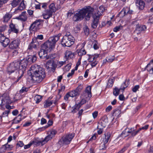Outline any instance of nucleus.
<instances>
[{
    "mask_svg": "<svg viewBox=\"0 0 153 153\" xmlns=\"http://www.w3.org/2000/svg\"><path fill=\"white\" fill-rule=\"evenodd\" d=\"M12 17V15L9 13H6L3 17V22H7Z\"/></svg>",
    "mask_w": 153,
    "mask_h": 153,
    "instance_id": "nucleus-28",
    "label": "nucleus"
},
{
    "mask_svg": "<svg viewBox=\"0 0 153 153\" xmlns=\"http://www.w3.org/2000/svg\"><path fill=\"white\" fill-rule=\"evenodd\" d=\"M75 11L74 9H71L67 13L68 17L71 16L74 13Z\"/></svg>",
    "mask_w": 153,
    "mask_h": 153,
    "instance_id": "nucleus-51",
    "label": "nucleus"
},
{
    "mask_svg": "<svg viewBox=\"0 0 153 153\" xmlns=\"http://www.w3.org/2000/svg\"><path fill=\"white\" fill-rule=\"evenodd\" d=\"M105 138L103 140V142L105 143H107L111 135L110 133L108 132L106 134H105Z\"/></svg>",
    "mask_w": 153,
    "mask_h": 153,
    "instance_id": "nucleus-32",
    "label": "nucleus"
},
{
    "mask_svg": "<svg viewBox=\"0 0 153 153\" xmlns=\"http://www.w3.org/2000/svg\"><path fill=\"white\" fill-rule=\"evenodd\" d=\"M78 54L79 56H82L86 54V52L84 48H81L78 52Z\"/></svg>",
    "mask_w": 153,
    "mask_h": 153,
    "instance_id": "nucleus-39",
    "label": "nucleus"
},
{
    "mask_svg": "<svg viewBox=\"0 0 153 153\" xmlns=\"http://www.w3.org/2000/svg\"><path fill=\"white\" fill-rule=\"evenodd\" d=\"M136 6L139 9L143 10L145 7V4L142 0H136L135 2Z\"/></svg>",
    "mask_w": 153,
    "mask_h": 153,
    "instance_id": "nucleus-21",
    "label": "nucleus"
},
{
    "mask_svg": "<svg viewBox=\"0 0 153 153\" xmlns=\"http://www.w3.org/2000/svg\"><path fill=\"white\" fill-rule=\"evenodd\" d=\"M49 8L48 10L52 13H55L56 10V9L55 7V4L53 3H51L49 5Z\"/></svg>",
    "mask_w": 153,
    "mask_h": 153,
    "instance_id": "nucleus-31",
    "label": "nucleus"
},
{
    "mask_svg": "<svg viewBox=\"0 0 153 153\" xmlns=\"http://www.w3.org/2000/svg\"><path fill=\"white\" fill-rule=\"evenodd\" d=\"M114 79H109L108 81L106 87L109 88L112 87L114 83Z\"/></svg>",
    "mask_w": 153,
    "mask_h": 153,
    "instance_id": "nucleus-34",
    "label": "nucleus"
},
{
    "mask_svg": "<svg viewBox=\"0 0 153 153\" xmlns=\"http://www.w3.org/2000/svg\"><path fill=\"white\" fill-rule=\"evenodd\" d=\"M84 33L86 36H88L89 33V30L88 27L87 26H85L83 28Z\"/></svg>",
    "mask_w": 153,
    "mask_h": 153,
    "instance_id": "nucleus-41",
    "label": "nucleus"
},
{
    "mask_svg": "<svg viewBox=\"0 0 153 153\" xmlns=\"http://www.w3.org/2000/svg\"><path fill=\"white\" fill-rule=\"evenodd\" d=\"M19 44V40L17 39L12 41L10 44L9 47L12 49H16L18 47Z\"/></svg>",
    "mask_w": 153,
    "mask_h": 153,
    "instance_id": "nucleus-16",
    "label": "nucleus"
},
{
    "mask_svg": "<svg viewBox=\"0 0 153 153\" xmlns=\"http://www.w3.org/2000/svg\"><path fill=\"white\" fill-rule=\"evenodd\" d=\"M10 42V40L7 38L4 41L1 42V43L4 47H6L9 44Z\"/></svg>",
    "mask_w": 153,
    "mask_h": 153,
    "instance_id": "nucleus-35",
    "label": "nucleus"
},
{
    "mask_svg": "<svg viewBox=\"0 0 153 153\" xmlns=\"http://www.w3.org/2000/svg\"><path fill=\"white\" fill-rule=\"evenodd\" d=\"M34 100L36 103H38L42 100V97L39 95H36L34 97Z\"/></svg>",
    "mask_w": 153,
    "mask_h": 153,
    "instance_id": "nucleus-37",
    "label": "nucleus"
},
{
    "mask_svg": "<svg viewBox=\"0 0 153 153\" xmlns=\"http://www.w3.org/2000/svg\"><path fill=\"white\" fill-rule=\"evenodd\" d=\"M46 67L50 71L54 72L56 67V64L51 60H49L46 63Z\"/></svg>",
    "mask_w": 153,
    "mask_h": 153,
    "instance_id": "nucleus-11",
    "label": "nucleus"
},
{
    "mask_svg": "<svg viewBox=\"0 0 153 153\" xmlns=\"http://www.w3.org/2000/svg\"><path fill=\"white\" fill-rule=\"evenodd\" d=\"M56 133V131L55 130H53L50 132L48 135L50 137H51V138H52V137L55 135Z\"/></svg>",
    "mask_w": 153,
    "mask_h": 153,
    "instance_id": "nucleus-49",
    "label": "nucleus"
},
{
    "mask_svg": "<svg viewBox=\"0 0 153 153\" xmlns=\"http://www.w3.org/2000/svg\"><path fill=\"white\" fill-rule=\"evenodd\" d=\"M105 8L104 6H100L99 7V10H97L93 14H95L96 15L100 14V16L102 15V13L105 10Z\"/></svg>",
    "mask_w": 153,
    "mask_h": 153,
    "instance_id": "nucleus-29",
    "label": "nucleus"
},
{
    "mask_svg": "<svg viewBox=\"0 0 153 153\" xmlns=\"http://www.w3.org/2000/svg\"><path fill=\"white\" fill-rule=\"evenodd\" d=\"M0 97V105L2 107L4 105L10 104L12 102L10 100V97L7 94H4Z\"/></svg>",
    "mask_w": 153,
    "mask_h": 153,
    "instance_id": "nucleus-6",
    "label": "nucleus"
},
{
    "mask_svg": "<svg viewBox=\"0 0 153 153\" xmlns=\"http://www.w3.org/2000/svg\"><path fill=\"white\" fill-rule=\"evenodd\" d=\"M41 20L40 19H38L36 20L33 22L34 24L36 26V28H38L41 25Z\"/></svg>",
    "mask_w": 153,
    "mask_h": 153,
    "instance_id": "nucleus-42",
    "label": "nucleus"
},
{
    "mask_svg": "<svg viewBox=\"0 0 153 153\" xmlns=\"http://www.w3.org/2000/svg\"><path fill=\"white\" fill-rule=\"evenodd\" d=\"M106 143H105L104 142H103V143H101L100 146V149L101 150H104L106 148V146L105 145V144Z\"/></svg>",
    "mask_w": 153,
    "mask_h": 153,
    "instance_id": "nucleus-57",
    "label": "nucleus"
},
{
    "mask_svg": "<svg viewBox=\"0 0 153 153\" xmlns=\"http://www.w3.org/2000/svg\"><path fill=\"white\" fill-rule=\"evenodd\" d=\"M53 101H50L49 100H47L45 102L44 105V107L45 108H47L48 107L50 106L53 103Z\"/></svg>",
    "mask_w": 153,
    "mask_h": 153,
    "instance_id": "nucleus-36",
    "label": "nucleus"
},
{
    "mask_svg": "<svg viewBox=\"0 0 153 153\" xmlns=\"http://www.w3.org/2000/svg\"><path fill=\"white\" fill-rule=\"evenodd\" d=\"M52 138H51V137H50L49 135H48L45 137V139L42 141V143H44V144L45 143H47L48 141L51 139Z\"/></svg>",
    "mask_w": 153,
    "mask_h": 153,
    "instance_id": "nucleus-50",
    "label": "nucleus"
},
{
    "mask_svg": "<svg viewBox=\"0 0 153 153\" xmlns=\"http://www.w3.org/2000/svg\"><path fill=\"white\" fill-rule=\"evenodd\" d=\"M28 90V88L25 87H23L22 89L20 90L19 92L20 93H22L24 92H27Z\"/></svg>",
    "mask_w": 153,
    "mask_h": 153,
    "instance_id": "nucleus-52",
    "label": "nucleus"
},
{
    "mask_svg": "<svg viewBox=\"0 0 153 153\" xmlns=\"http://www.w3.org/2000/svg\"><path fill=\"white\" fill-rule=\"evenodd\" d=\"M41 143V142L38 141H33L32 142H30L29 144L25 145L24 146V148L25 149L28 148L32 145L33 143L35 144V145H37V146L39 145Z\"/></svg>",
    "mask_w": 153,
    "mask_h": 153,
    "instance_id": "nucleus-30",
    "label": "nucleus"
},
{
    "mask_svg": "<svg viewBox=\"0 0 153 153\" xmlns=\"http://www.w3.org/2000/svg\"><path fill=\"white\" fill-rule=\"evenodd\" d=\"M52 13L48 9L45 10L42 14V16L44 19H48L52 16Z\"/></svg>",
    "mask_w": 153,
    "mask_h": 153,
    "instance_id": "nucleus-20",
    "label": "nucleus"
},
{
    "mask_svg": "<svg viewBox=\"0 0 153 153\" xmlns=\"http://www.w3.org/2000/svg\"><path fill=\"white\" fill-rule=\"evenodd\" d=\"M28 79L32 83H39L45 76L44 69L40 66L35 65L32 66L28 71Z\"/></svg>",
    "mask_w": 153,
    "mask_h": 153,
    "instance_id": "nucleus-1",
    "label": "nucleus"
},
{
    "mask_svg": "<svg viewBox=\"0 0 153 153\" xmlns=\"http://www.w3.org/2000/svg\"><path fill=\"white\" fill-rule=\"evenodd\" d=\"M121 113L120 111L119 110H114L113 113V116H115L117 117H119Z\"/></svg>",
    "mask_w": 153,
    "mask_h": 153,
    "instance_id": "nucleus-44",
    "label": "nucleus"
},
{
    "mask_svg": "<svg viewBox=\"0 0 153 153\" xmlns=\"http://www.w3.org/2000/svg\"><path fill=\"white\" fill-rule=\"evenodd\" d=\"M82 100L76 106V107L73 109V110L72 111V112L74 113L76 112V110L78 111L79 108L81 106L86 103L87 101V100L86 98H81Z\"/></svg>",
    "mask_w": 153,
    "mask_h": 153,
    "instance_id": "nucleus-19",
    "label": "nucleus"
},
{
    "mask_svg": "<svg viewBox=\"0 0 153 153\" xmlns=\"http://www.w3.org/2000/svg\"><path fill=\"white\" fill-rule=\"evenodd\" d=\"M43 35H39L37 36L36 38H34L33 39H36V40H37L38 39L42 40V39H43Z\"/></svg>",
    "mask_w": 153,
    "mask_h": 153,
    "instance_id": "nucleus-60",
    "label": "nucleus"
},
{
    "mask_svg": "<svg viewBox=\"0 0 153 153\" xmlns=\"http://www.w3.org/2000/svg\"><path fill=\"white\" fill-rule=\"evenodd\" d=\"M114 56H109L106 58V61L108 62H112L114 59Z\"/></svg>",
    "mask_w": 153,
    "mask_h": 153,
    "instance_id": "nucleus-40",
    "label": "nucleus"
},
{
    "mask_svg": "<svg viewBox=\"0 0 153 153\" xmlns=\"http://www.w3.org/2000/svg\"><path fill=\"white\" fill-rule=\"evenodd\" d=\"M129 146V145H127V146H124L121 150L119 151L117 153H123L125 151L127 150L128 147Z\"/></svg>",
    "mask_w": 153,
    "mask_h": 153,
    "instance_id": "nucleus-46",
    "label": "nucleus"
},
{
    "mask_svg": "<svg viewBox=\"0 0 153 153\" xmlns=\"http://www.w3.org/2000/svg\"><path fill=\"white\" fill-rule=\"evenodd\" d=\"M140 86L139 85H136L132 88V90L133 92H135L138 90Z\"/></svg>",
    "mask_w": 153,
    "mask_h": 153,
    "instance_id": "nucleus-58",
    "label": "nucleus"
},
{
    "mask_svg": "<svg viewBox=\"0 0 153 153\" xmlns=\"http://www.w3.org/2000/svg\"><path fill=\"white\" fill-rule=\"evenodd\" d=\"M74 38L70 32H66L62 39L61 44L64 47H70L74 42Z\"/></svg>",
    "mask_w": 153,
    "mask_h": 153,
    "instance_id": "nucleus-4",
    "label": "nucleus"
},
{
    "mask_svg": "<svg viewBox=\"0 0 153 153\" xmlns=\"http://www.w3.org/2000/svg\"><path fill=\"white\" fill-rule=\"evenodd\" d=\"M91 59L92 57H91L89 59V62H91V63L89 64H88L87 65H90L91 66V68H92L96 66V65L98 63V61L96 60H92Z\"/></svg>",
    "mask_w": 153,
    "mask_h": 153,
    "instance_id": "nucleus-33",
    "label": "nucleus"
},
{
    "mask_svg": "<svg viewBox=\"0 0 153 153\" xmlns=\"http://www.w3.org/2000/svg\"><path fill=\"white\" fill-rule=\"evenodd\" d=\"M125 84L126 82H124L122 85L121 87L119 89L117 87H115L114 88L113 92V94L115 96H117L119 94L120 90H122L123 91L125 88H126L127 86Z\"/></svg>",
    "mask_w": 153,
    "mask_h": 153,
    "instance_id": "nucleus-14",
    "label": "nucleus"
},
{
    "mask_svg": "<svg viewBox=\"0 0 153 153\" xmlns=\"http://www.w3.org/2000/svg\"><path fill=\"white\" fill-rule=\"evenodd\" d=\"M10 112V110H7L4 111V112H3V115L4 116L5 115V116H7L8 114Z\"/></svg>",
    "mask_w": 153,
    "mask_h": 153,
    "instance_id": "nucleus-63",
    "label": "nucleus"
},
{
    "mask_svg": "<svg viewBox=\"0 0 153 153\" xmlns=\"http://www.w3.org/2000/svg\"><path fill=\"white\" fill-rule=\"evenodd\" d=\"M21 0H13L11 3L12 6L13 7H16L19 3Z\"/></svg>",
    "mask_w": 153,
    "mask_h": 153,
    "instance_id": "nucleus-38",
    "label": "nucleus"
},
{
    "mask_svg": "<svg viewBox=\"0 0 153 153\" xmlns=\"http://www.w3.org/2000/svg\"><path fill=\"white\" fill-rule=\"evenodd\" d=\"M10 29L9 30V32L10 33H11V32H13L16 34L19 33V30L16 28L15 25L13 23H11V24H10Z\"/></svg>",
    "mask_w": 153,
    "mask_h": 153,
    "instance_id": "nucleus-23",
    "label": "nucleus"
},
{
    "mask_svg": "<svg viewBox=\"0 0 153 153\" xmlns=\"http://www.w3.org/2000/svg\"><path fill=\"white\" fill-rule=\"evenodd\" d=\"M105 126V125L103 123V122H101V124H100L97 126V128L99 129V130L97 131L98 134H100L102 133V129Z\"/></svg>",
    "mask_w": 153,
    "mask_h": 153,
    "instance_id": "nucleus-26",
    "label": "nucleus"
},
{
    "mask_svg": "<svg viewBox=\"0 0 153 153\" xmlns=\"http://www.w3.org/2000/svg\"><path fill=\"white\" fill-rule=\"evenodd\" d=\"M37 28H36V26L34 24L33 22L31 25L30 28L29 30H34L35 29H36Z\"/></svg>",
    "mask_w": 153,
    "mask_h": 153,
    "instance_id": "nucleus-56",
    "label": "nucleus"
},
{
    "mask_svg": "<svg viewBox=\"0 0 153 153\" xmlns=\"http://www.w3.org/2000/svg\"><path fill=\"white\" fill-rule=\"evenodd\" d=\"M94 9L90 6L85 7L81 10L76 11L73 20L76 22L84 18L86 20H89L93 13Z\"/></svg>",
    "mask_w": 153,
    "mask_h": 153,
    "instance_id": "nucleus-2",
    "label": "nucleus"
},
{
    "mask_svg": "<svg viewBox=\"0 0 153 153\" xmlns=\"http://www.w3.org/2000/svg\"><path fill=\"white\" fill-rule=\"evenodd\" d=\"M146 29V27L145 25H141L138 24L136 25L134 33L135 34L138 35L141 32L144 31Z\"/></svg>",
    "mask_w": 153,
    "mask_h": 153,
    "instance_id": "nucleus-10",
    "label": "nucleus"
},
{
    "mask_svg": "<svg viewBox=\"0 0 153 153\" xmlns=\"http://www.w3.org/2000/svg\"><path fill=\"white\" fill-rule=\"evenodd\" d=\"M3 146L5 147L4 149L5 150H10L11 149V148H12V145H9L5 144Z\"/></svg>",
    "mask_w": 153,
    "mask_h": 153,
    "instance_id": "nucleus-48",
    "label": "nucleus"
},
{
    "mask_svg": "<svg viewBox=\"0 0 153 153\" xmlns=\"http://www.w3.org/2000/svg\"><path fill=\"white\" fill-rule=\"evenodd\" d=\"M91 87L88 86L86 88L85 91H83L81 96V98H86L89 100L91 97Z\"/></svg>",
    "mask_w": 153,
    "mask_h": 153,
    "instance_id": "nucleus-7",
    "label": "nucleus"
},
{
    "mask_svg": "<svg viewBox=\"0 0 153 153\" xmlns=\"http://www.w3.org/2000/svg\"><path fill=\"white\" fill-rule=\"evenodd\" d=\"M47 52L41 47V49L39 51V55L41 59H44L46 58V59H48V58L47 57Z\"/></svg>",
    "mask_w": 153,
    "mask_h": 153,
    "instance_id": "nucleus-18",
    "label": "nucleus"
},
{
    "mask_svg": "<svg viewBox=\"0 0 153 153\" xmlns=\"http://www.w3.org/2000/svg\"><path fill=\"white\" fill-rule=\"evenodd\" d=\"M65 61H61L57 63V65L59 67H61L62 65H63L64 64H65Z\"/></svg>",
    "mask_w": 153,
    "mask_h": 153,
    "instance_id": "nucleus-59",
    "label": "nucleus"
},
{
    "mask_svg": "<svg viewBox=\"0 0 153 153\" xmlns=\"http://www.w3.org/2000/svg\"><path fill=\"white\" fill-rule=\"evenodd\" d=\"M71 93V91L68 93H67L65 96H64V99L65 100H68L69 97H74V96H71V95H70V93Z\"/></svg>",
    "mask_w": 153,
    "mask_h": 153,
    "instance_id": "nucleus-54",
    "label": "nucleus"
},
{
    "mask_svg": "<svg viewBox=\"0 0 153 153\" xmlns=\"http://www.w3.org/2000/svg\"><path fill=\"white\" fill-rule=\"evenodd\" d=\"M41 47L48 52H50L54 47L51 43L48 40L44 43L42 46Z\"/></svg>",
    "mask_w": 153,
    "mask_h": 153,
    "instance_id": "nucleus-8",
    "label": "nucleus"
},
{
    "mask_svg": "<svg viewBox=\"0 0 153 153\" xmlns=\"http://www.w3.org/2000/svg\"><path fill=\"white\" fill-rule=\"evenodd\" d=\"M7 27V26L6 25H3L0 26V34H2L1 33L4 32Z\"/></svg>",
    "mask_w": 153,
    "mask_h": 153,
    "instance_id": "nucleus-45",
    "label": "nucleus"
},
{
    "mask_svg": "<svg viewBox=\"0 0 153 153\" xmlns=\"http://www.w3.org/2000/svg\"><path fill=\"white\" fill-rule=\"evenodd\" d=\"M28 61L27 59H24L20 61H15L11 63L7 69L8 72L12 73L19 68V71L22 70L20 69V67H25V70L27 66Z\"/></svg>",
    "mask_w": 153,
    "mask_h": 153,
    "instance_id": "nucleus-3",
    "label": "nucleus"
},
{
    "mask_svg": "<svg viewBox=\"0 0 153 153\" xmlns=\"http://www.w3.org/2000/svg\"><path fill=\"white\" fill-rule=\"evenodd\" d=\"M25 8V5L24 3V1L22 0L21 2L17 9L16 11L15 12L17 13L19 11H21Z\"/></svg>",
    "mask_w": 153,
    "mask_h": 153,
    "instance_id": "nucleus-27",
    "label": "nucleus"
},
{
    "mask_svg": "<svg viewBox=\"0 0 153 153\" xmlns=\"http://www.w3.org/2000/svg\"><path fill=\"white\" fill-rule=\"evenodd\" d=\"M119 98L120 100L123 101L125 100V98L123 94H120L119 96Z\"/></svg>",
    "mask_w": 153,
    "mask_h": 153,
    "instance_id": "nucleus-62",
    "label": "nucleus"
},
{
    "mask_svg": "<svg viewBox=\"0 0 153 153\" xmlns=\"http://www.w3.org/2000/svg\"><path fill=\"white\" fill-rule=\"evenodd\" d=\"M11 52L12 53V55L13 56L16 55L18 53V51L16 50H13Z\"/></svg>",
    "mask_w": 153,
    "mask_h": 153,
    "instance_id": "nucleus-64",
    "label": "nucleus"
},
{
    "mask_svg": "<svg viewBox=\"0 0 153 153\" xmlns=\"http://www.w3.org/2000/svg\"><path fill=\"white\" fill-rule=\"evenodd\" d=\"M65 57L66 59H71L74 57V53H72L71 51H67L65 53Z\"/></svg>",
    "mask_w": 153,
    "mask_h": 153,
    "instance_id": "nucleus-25",
    "label": "nucleus"
},
{
    "mask_svg": "<svg viewBox=\"0 0 153 153\" xmlns=\"http://www.w3.org/2000/svg\"><path fill=\"white\" fill-rule=\"evenodd\" d=\"M8 0H0V5L1 6L3 4L6 3Z\"/></svg>",
    "mask_w": 153,
    "mask_h": 153,
    "instance_id": "nucleus-61",
    "label": "nucleus"
},
{
    "mask_svg": "<svg viewBox=\"0 0 153 153\" xmlns=\"http://www.w3.org/2000/svg\"><path fill=\"white\" fill-rule=\"evenodd\" d=\"M26 13V12L25 11L22 12L21 14L17 17V19L22 21H26L27 19V17Z\"/></svg>",
    "mask_w": 153,
    "mask_h": 153,
    "instance_id": "nucleus-24",
    "label": "nucleus"
},
{
    "mask_svg": "<svg viewBox=\"0 0 153 153\" xmlns=\"http://www.w3.org/2000/svg\"><path fill=\"white\" fill-rule=\"evenodd\" d=\"M39 43L36 39H33L32 42L28 46V49L32 50L33 48H36L39 46Z\"/></svg>",
    "mask_w": 153,
    "mask_h": 153,
    "instance_id": "nucleus-15",
    "label": "nucleus"
},
{
    "mask_svg": "<svg viewBox=\"0 0 153 153\" xmlns=\"http://www.w3.org/2000/svg\"><path fill=\"white\" fill-rule=\"evenodd\" d=\"M20 68L21 70H20V71H19L18 74L20 76H19L18 78H17L16 80L14 82V83H17L19 81V80L23 76L24 73L25 71V67L24 66V67H20Z\"/></svg>",
    "mask_w": 153,
    "mask_h": 153,
    "instance_id": "nucleus-22",
    "label": "nucleus"
},
{
    "mask_svg": "<svg viewBox=\"0 0 153 153\" xmlns=\"http://www.w3.org/2000/svg\"><path fill=\"white\" fill-rule=\"evenodd\" d=\"M131 131H127V129H126L125 130L123 131L122 133L121 134V135L122 137H123V135L124 134L125 135H126V136L127 135V134L128 133H131H131L132 132V131L133 130H132V128L131 129Z\"/></svg>",
    "mask_w": 153,
    "mask_h": 153,
    "instance_id": "nucleus-47",
    "label": "nucleus"
},
{
    "mask_svg": "<svg viewBox=\"0 0 153 153\" xmlns=\"http://www.w3.org/2000/svg\"><path fill=\"white\" fill-rule=\"evenodd\" d=\"M37 59V57L35 55H33V56H31L30 57H29L28 58V60H27V61L28 62L30 60H31V61L32 62H35Z\"/></svg>",
    "mask_w": 153,
    "mask_h": 153,
    "instance_id": "nucleus-43",
    "label": "nucleus"
},
{
    "mask_svg": "<svg viewBox=\"0 0 153 153\" xmlns=\"http://www.w3.org/2000/svg\"><path fill=\"white\" fill-rule=\"evenodd\" d=\"M133 12V11L130 10V8L126 7H124L118 14V16L120 17H123L125 16L127 14H131Z\"/></svg>",
    "mask_w": 153,
    "mask_h": 153,
    "instance_id": "nucleus-9",
    "label": "nucleus"
},
{
    "mask_svg": "<svg viewBox=\"0 0 153 153\" xmlns=\"http://www.w3.org/2000/svg\"><path fill=\"white\" fill-rule=\"evenodd\" d=\"M74 134H69L64 135L59 141L60 145L69 144L74 136Z\"/></svg>",
    "mask_w": 153,
    "mask_h": 153,
    "instance_id": "nucleus-5",
    "label": "nucleus"
},
{
    "mask_svg": "<svg viewBox=\"0 0 153 153\" xmlns=\"http://www.w3.org/2000/svg\"><path fill=\"white\" fill-rule=\"evenodd\" d=\"M82 88V85L80 84L75 90L71 91L70 95L72 96L75 97L79 95Z\"/></svg>",
    "mask_w": 153,
    "mask_h": 153,
    "instance_id": "nucleus-12",
    "label": "nucleus"
},
{
    "mask_svg": "<svg viewBox=\"0 0 153 153\" xmlns=\"http://www.w3.org/2000/svg\"><path fill=\"white\" fill-rule=\"evenodd\" d=\"M7 38L3 34H0V42L1 43Z\"/></svg>",
    "mask_w": 153,
    "mask_h": 153,
    "instance_id": "nucleus-53",
    "label": "nucleus"
},
{
    "mask_svg": "<svg viewBox=\"0 0 153 153\" xmlns=\"http://www.w3.org/2000/svg\"><path fill=\"white\" fill-rule=\"evenodd\" d=\"M60 34H58L56 36H54L49 38L48 41L53 45L54 47L56 42L59 40Z\"/></svg>",
    "mask_w": 153,
    "mask_h": 153,
    "instance_id": "nucleus-17",
    "label": "nucleus"
},
{
    "mask_svg": "<svg viewBox=\"0 0 153 153\" xmlns=\"http://www.w3.org/2000/svg\"><path fill=\"white\" fill-rule=\"evenodd\" d=\"M100 15V14L97 15H96L95 14H93L92 17L93 19V21L91 25L92 28L94 29L97 27L98 24Z\"/></svg>",
    "mask_w": 153,
    "mask_h": 153,
    "instance_id": "nucleus-13",
    "label": "nucleus"
},
{
    "mask_svg": "<svg viewBox=\"0 0 153 153\" xmlns=\"http://www.w3.org/2000/svg\"><path fill=\"white\" fill-rule=\"evenodd\" d=\"M122 27L121 26H117L114 28L113 30L114 32H117L120 30Z\"/></svg>",
    "mask_w": 153,
    "mask_h": 153,
    "instance_id": "nucleus-55",
    "label": "nucleus"
}]
</instances>
